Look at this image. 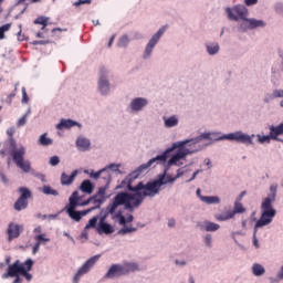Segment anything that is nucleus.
Returning <instances> with one entry per match:
<instances>
[{
    "label": "nucleus",
    "mask_w": 283,
    "mask_h": 283,
    "mask_svg": "<svg viewBox=\"0 0 283 283\" xmlns=\"http://www.w3.org/2000/svg\"><path fill=\"white\" fill-rule=\"evenodd\" d=\"M25 269V261L22 263L20 260H15L11 265L7 268L6 273L2 274V280H8L9 277H14L13 282H23L21 274Z\"/></svg>",
    "instance_id": "nucleus-10"
},
{
    "label": "nucleus",
    "mask_w": 283,
    "mask_h": 283,
    "mask_svg": "<svg viewBox=\"0 0 283 283\" xmlns=\"http://www.w3.org/2000/svg\"><path fill=\"white\" fill-rule=\"evenodd\" d=\"M201 134H210V138L208 140H214V143H220V140H230L232 143H240L241 145H254L253 137L255 135H249L248 133H244L242 130H237L229 134H222V132H206Z\"/></svg>",
    "instance_id": "nucleus-5"
},
{
    "label": "nucleus",
    "mask_w": 283,
    "mask_h": 283,
    "mask_svg": "<svg viewBox=\"0 0 283 283\" xmlns=\"http://www.w3.org/2000/svg\"><path fill=\"white\" fill-rule=\"evenodd\" d=\"M132 40H129V36L127 34L122 35L117 41V48H127L129 45Z\"/></svg>",
    "instance_id": "nucleus-38"
},
{
    "label": "nucleus",
    "mask_w": 283,
    "mask_h": 283,
    "mask_svg": "<svg viewBox=\"0 0 283 283\" xmlns=\"http://www.w3.org/2000/svg\"><path fill=\"white\" fill-rule=\"evenodd\" d=\"M85 3L90 4V3H92V0H78V1L74 2L73 6L78 8V6H85Z\"/></svg>",
    "instance_id": "nucleus-60"
},
{
    "label": "nucleus",
    "mask_w": 283,
    "mask_h": 283,
    "mask_svg": "<svg viewBox=\"0 0 283 283\" xmlns=\"http://www.w3.org/2000/svg\"><path fill=\"white\" fill-rule=\"evenodd\" d=\"M184 148H185V147H177L178 150L176 151L175 156H176L179 160H182V159L187 158Z\"/></svg>",
    "instance_id": "nucleus-47"
},
{
    "label": "nucleus",
    "mask_w": 283,
    "mask_h": 283,
    "mask_svg": "<svg viewBox=\"0 0 283 283\" xmlns=\"http://www.w3.org/2000/svg\"><path fill=\"white\" fill-rule=\"evenodd\" d=\"M75 147L77 151L81 153L90 151V149H92V140L83 135H80L75 140Z\"/></svg>",
    "instance_id": "nucleus-17"
},
{
    "label": "nucleus",
    "mask_w": 283,
    "mask_h": 283,
    "mask_svg": "<svg viewBox=\"0 0 283 283\" xmlns=\"http://www.w3.org/2000/svg\"><path fill=\"white\" fill-rule=\"evenodd\" d=\"M39 249H41V243L39 241H36L32 248V254L36 255V253H39Z\"/></svg>",
    "instance_id": "nucleus-62"
},
{
    "label": "nucleus",
    "mask_w": 283,
    "mask_h": 283,
    "mask_svg": "<svg viewBox=\"0 0 283 283\" xmlns=\"http://www.w3.org/2000/svg\"><path fill=\"white\" fill-rule=\"evenodd\" d=\"M98 217H93L88 220L87 224L85 226V229H96V224L98 223Z\"/></svg>",
    "instance_id": "nucleus-45"
},
{
    "label": "nucleus",
    "mask_w": 283,
    "mask_h": 283,
    "mask_svg": "<svg viewBox=\"0 0 283 283\" xmlns=\"http://www.w3.org/2000/svg\"><path fill=\"white\" fill-rule=\"evenodd\" d=\"M253 138L256 137V142L259 143V145H264V144H268L270 145L271 144V140H273V137L271 136V134L269 133V135H260V134H253Z\"/></svg>",
    "instance_id": "nucleus-31"
},
{
    "label": "nucleus",
    "mask_w": 283,
    "mask_h": 283,
    "mask_svg": "<svg viewBox=\"0 0 283 283\" xmlns=\"http://www.w3.org/2000/svg\"><path fill=\"white\" fill-rule=\"evenodd\" d=\"M112 78H114V73L109 69L102 66L97 77V92L101 96H109Z\"/></svg>",
    "instance_id": "nucleus-7"
},
{
    "label": "nucleus",
    "mask_w": 283,
    "mask_h": 283,
    "mask_svg": "<svg viewBox=\"0 0 283 283\" xmlns=\"http://www.w3.org/2000/svg\"><path fill=\"white\" fill-rule=\"evenodd\" d=\"M0 180L3 185H9L10 184V179H8V177L6 176L3 170H1V169H0Z\"/></svg>",
    "instance_id": "nucleus-56"
},
{
    "label": "nucleus",
    "mask_w": 283,
    "mask_h": 283,
    "mask_svg": "<svg viewBox=\"0 0 283 283\" xmlns=\"http://www.w3.org/2000/svg\"><path fill=\"white\" fill-rule=\"evenodd\" d=\"M106 200H107V197H97V199H95V205H99V209H101V206L104 205Z\"/></svg>",
    "instance_id": "nucleus-61"
},
{
    "label": "nucleus",
    "mask_w": 283,
    "mask_h": 283,
    "mask_svg": "<svg viewBox=\"0 0 283 283\" xmlns=\"http://www.w3.org/2000/svg\"><path fill=\"white\" fill-rule=\"evenodd\" d=\"M187 264H189V262H187V260H175V265L179 266L180 269H185V266H187Z\"/></svg>",
    "instance_id": "nucleus-55"
},
{
    "label": "nucleus",
    "mask_w": 283,
    "mask_h": 283,
    "mask_svg": "<svg viewBox=\"0 0 283 283\" xmlns=\"http://www.w3.org/2000/svg\"><path fill=\"white\" fill-rule=\"evenodd\" d=\"M169 165H171L174 167V165H177L178 167H180V165L182 164H178L180 163V159L178 157H176L175 155H172L169 160H168Z\"/></svg>",
    "instance_id": "nucleus-52"
},
{
    "label": "nucleus",
    "mask_w": 283,
    "mask_h": 283,
    "mask_svg": "<svg viewBox=\"0 0 283 283\" xmlns=\"http://www.w3.org/2000/svg\"><path fill=\"white\" fill-rule=\"evenodd\" d=\"M235 218V212L233 210L229 209L226 212L216 214V220L219 222H227V220H233Z\"/></svg>",
    "instance_id": "nucleus-27"
},
{
    "label": "nucleus",
    "mask_w": 283,
    "mask_h": 283,
    "mask_svg": "<svg viewBox=\"0 0 283 283\" xmlns=\"http://www.w3.org/2000/svg\"><path fill=\"white\" fill-rule=\"evenodd\" d=\"M60 163L61 158H59V156H53L49 160V165H51V167H56Z\"/></svg>",
    "instance_id": "nucleus-50"
},
{
    "label": "nucleus",
    "mask_w": 283,
    "mask_h": 283,
    "mask_svg": "<svg viewBox=\"0 0 283 283\" xmlns=\"http://www.w3.org/2000/svg\"><path fill=\"white\" fill-rule=\"evenodd\" d=\"M107 189H109V185L108 184H105L104 187H99L97 192H96V196H99V197H105V192L107 191Z\"/></svg>",
    "instance_id": "nucleus-49"
},
{
    "label": "nucleus",
    "mask_w": 283,
    "mask_h": 283,
    "mask_svg": "<svg viewBox=\"0 0 283 283\" xmlns=\"http://www.w3.org/2000/svg\"><path fill=\"white\" fill-rule=\"evenodd\" d=\"M198 227L201 231H207L208 233H213L220 229V224L208 220L199 222Z\"/></svg>",
    "instance_id": "nucleus-20"
},
{
    "label": "nucleus",
    "mask_w": 283,
    "mask_h": 283,
    "mask_svg": "<svg viewBox=\"0 0 283 283\" xmlns=\"http://www.w3.org/2000/svg\"><path fill=\"white\" fill-rule=\"evenodd\" d=\"M234 212V216H238V213H247V208L242 205L240 201H234V207L232 209Z\"/></svg>",
    "instance_id": "nucleus-41"
},
{
    "label": "nucleus",
    "mask_w": 283,
    "mask_h": 283,
    "mask_svg": "<svg viewBox=\"0 0 283 283\" xmlns=\"http://www.w3.org/2000/svg\"><path fill=\"white\" fill-rule=\"evenodd\" d=\"M273 10L276 14H279L280 17H283V2L282 1L275 2L273 6Z\"/></svg>",
    "instance_id": "nucleus-44"
},
{
    "label": "nucleus",
    "mask_w": 283,
    "mask_h": 283,
    "mask_svg": "<svg viewBox=\"0 0 283 283\" xmlns=\"http://www.w3.org/2000/svg\"><path fill=\"white\" fill-rule=\"evenodd\" d=\"M28 101H30L28 92H25V87H22V103H28Z\"/></svg>",
    "instance_id": "nucleus-63"
},
{
    "label": "nucleus",
    "mask_w": 283,
    "mask_h": 283,
    "mask_svg": "<svg viewBox=\"0 0 283 283\" xmlns=\"http://www.w3.org/2000/svg\"><path fill=\"white\" fill-rule=\"evenodd\" d=\"M136 231H138V228L124 226L117 231V235H127V233H136Z\"/></svg>",
    "instance_id": "nucleus-39"
},
{
    "label": "nucleus",
    "mask_w": 283,
    "mask_h": 283,
    "mask_svg": "<svg viewBox=\"0 0 283 283\" xmlns=\"http://www.w3.org/2000/svg\"><path fill=\"white\" fill-rule=\"evenodd\" d=\"M48 21H50V18L44 17V15H40V17H38V18L33 21V23H34L35 25H44V27H48Z\"/></svg>",
    "instance_id": "nucleus-42"
},
{
    "label": "nucleus",
    "mask_w": 283,
    "mask_h": 283,
    "mask_svg": "<svg viewBox=\"0 0 283 283\" xmlns=\"http://www.w3.org/2000/svg\"><path fill=\"white\" fill-rule=\"evenodd\" d=\"M273 94H266L263 98V103H271L273 101Z\"/></svg>",
    "instance_id": "nucleus-64"
},
{
    "label": "nucleus",
    "mask_w": 283,
    "mask_h": 283,
    "mask_svg": "<svg viewBox=\"0 0 283 283\" xmlns=\"http://www.w3.org/2000/svg\"><path fill=\"white\" fill-rule=\"evenodd\" d=\"M277 182L270 185L269 192L265 199L261 203V216L254 224L252 244L255 249H260V241L258 240V229H263V227H269L273 222V218L277 216V210L273 208V202L277 198Z\"/></svg>",
    "instance_id": "nucleus-2"
},
{
    "label": "nucleus",
    "mask_w": 283,
    "mask_h": 283,
    "mask_svg": "<svg viewBox=\"0 0 283 283\" xmlns=\"http://www.w3.org/2000/svg\"><path fill=\"white\" fill-rule=\"evenodd\" d=\"M102 180H104L106 182V185H112V172L106 170L103 172V175H101Z\"/></svg>",
    "instance_id": "nucleus-46"
},
{
    "label": "nucleus",
    "mask_w": 283,
    "mask_h": 283,
    "mask_svg": "<svg viewBox=\"0 0 283 283\" xmlns=\"http://www.w3.org/2000/svg\"><path fill=\"white\" fill-rule=\"evenodd\" d=\"M104 171H114L115 174H123V171H120V164H109L107 166H105Z\"/></svg>",
    "instance_id": "nucleus-40"
},
{
    "label": "nucleus",
    "mask_w": 283,
    "mask_h": 283,
    "mask_svg": "<svg viewBox=\"0 0 283 283\" xmlns=\"http://www.w3.org/2000/svg\"><path fill=\"white\" fill-rule=\"evenodd\" d=\"M34 240L41 244H43V242H50V238H45V234H38L35 235Z\"/></svg>",
    "instance_id": "nucleus-51"
},
{
    "label": "nucleus",
    "mask_w": 283,
    "mask_h": 283,
    "mask_svg": "<svg viewBox=\"0 0 283 283\" xmlns=\"http://www.w3.org/2000/svg\"><path fill=\"white\" fill-rule=\"evenodd\" d=\"M32 176H34L35 178H39V180H41L42 182H45V175L41 172H36L35 170H32Z\"/></svg>",
    "instance_id": "nucleus-57"
},
{
    "label": "nucleus",
    "mask_w": 283,
    "mask_h": 283,
    "mask_svg": "<svg viewBox=\"0 0 283 283\" xmlns=\"http://www.w3.org/2000/svg\"><path fill=\"white\" fill-rule=\"evenodd\" d=\"M20 199L22 200H30L32 198V190H30L28 187H20L19 188Z\"/></svg>",
    "instance_id": "nucleus-34"
},
{
    "label": "nucleus",
    "mask_w": 283,
    "mask_h": 283,
    "mask_svg": "<svg viewBox=\"0 0 283 283\" xmlns=\"http://www.w3.org/2000/svg\"><path fill=\"white\" fill-rule=\"evenodd\" d=\"M140 176V171L138 168L130 172L124 180H122L120 185L115 187V191L118 189L127 188V191H120L117 193H123L126 196L127 205L130 206V213H134L135 209H138L145 200V198H154L151 190L149 189V181L146 184L139 181L136 186H132L134 180H136Z\"/></svg>",
    "instance_id": "nucleus-1"
},
{
    "label": "nucleus",
    "mask_w": 283,
    "mask_h": 283,
    "mask_svg": "<svg viewBox=\"0 0 283 283\" xmlns=\"http://www.w3.org/2000/svg\"><path fill=\"white\" fill-rule=\"evenodd\" d=\"M201 202H205L206 205H220V197L218 196H206L200 197Z\"/></svg>",
    "instance_id": "nucleus-33"
},
{
    "label": "nucleus",
    "mask_w": 283,
    "mask_h": 283,
    "mask_svg": "<svg viewBox=\"0 0 283 283\" xmlns=\"http://www.w3.org/2000/svg\"><path fill=\"white\" fill-rule=\"evenodd\" d=\"M32 266H34V260L32 259H27L25 260V266L22 270V274H20V277H24L27 282H32V274L30 271H32Z\"/></svg>",
    "instance_id": "nucleus-21"
},
{
    "label": "nucleus",
    "mask_w": 283,
    "mask_h": 283,
    "mask_svg": "<svg viewBox=\"0 0 283 283\" xmlns=\"http://www.w3.org/2000/svg\"><path fill=\"white\" fill-rule=\"evenodd\" d=\"M206 52L209 56H216L220 52V44L218 42L206 43Z\"/></svg>",
    "instance_id": "nucleus-26"
},
{
    "label": "nucleus",
    "mask_w": 283,
    "mask_h": 283,
    "mask_svg": "<svg viewBox=\"0 0 283 283\" xmlns=\"http://www.w3.org/2000/svg\"><path fill=\"white\" fill-rule=\"evenodd\" d=\"M171 167L172 166L169 161L165 163L164 172L159 174L157 178L148 181V189H150L153 198H156V196L160 195V191H163V187H165V176H167Z\"/></svg>",
    "instance_id": "nucleus-8"
},
{
    "label": "nucleus",
    "mask_w": 283,
    "mask_h": 283,
    "mask_svg": "<svg viewBox=\"0 0 283 283\" xmlns=\"http://www.w3.org/2000/svg\"><path fill=\"white\" fill-rule=\"evenodd\" d=\"M21 231H23V226H19L17 223H9L7 233H8V240L12 241L14 238H19L21 235Z\"/></svg>",
    "instance_id": "nucleus-19"
},
{
    "label": "nucleus",
    "mask_w": 283,
    "mask_h": 283,
    "mask_svg": "<svg viewBox=\"0 0 283 283\" xmlns=\"http://www.w3.org/2000/svg\"><path fill=\"white\" fill-rule=\"evenodd\" d=\"M53 140L52 138L48 137V133H44L39 138V145H42V147H50L52 145Z\"/></svg>",
    "instance_id": "nucleus-37"
},
{
    "label": "nucleus",
    "mask_w": 283,
    "mask_h": 283,
    "mask_svg": "<svg viewBox=\"0 0 283 283\" xmlns=\"http://www.w3.org/2000/svg\"><path fill=\"white\" fill-rule=\"evenodd\" d=\"M124 275H129L130 273H136L140 271V265L136 262H125L122 264Z\"/></svg>",
    "instance_id": "nucleus-23"
},
{
    "label": "nucleus",
    "mask_w": 283,
    "mask_h": 283,
    "mask_svg": "<svg viewBox=\"0 0 283 283\" xmlns=\"http://www.w3.org/2000/svg\"><path fill=\"white\" fill-rule=\"evenodd\" d=\"M210 145H211V143H207L205 145H198V147L193 148V149L184 147V154H186V157L191 156L192 154H198V151H205V149H207V147H209Z\"/></svg>",
    "instance_id": "nucleus-30"
},
{
    "label": "nucleus",
    "mask_w": 283,
    "mask_h": 283,
    "mask_svg": "<svg viewBox=\"0 0 283 283\" xmlns=\"http://www.w3.org/2000/svg\"><path fill=\"white\" fill-rule=\"evenodd\" d=\"M29 202L25 199H21L20 197L18 200L14 202L13 209L15 211H23L28 207Z\"/></svg>",
    "instance_id": "nucleus-36"
},
{
    "label": "nucleus",
    "mask_w": 283,
    "mask_h": 283,
    "mask_svg": "<svg viewBox=\"0 0 283 283\" xmlns=\"http://www.w3.org/2000/svg\"><path fill=\"white\" fill-rule=\"evenodd\" d=\"M171 151H174V148L170 146L164 153L149 159L146 164H142L137 168V171H139V174H145V171H147L149 169V167H156V165H165V163H167V160L169 158V154H171Z\"/></svg>",
    "instance_id": "nucleus-9"
},
{
    "label": "nucleus",
    "mask_w": 283,
    "mask_h": 283,
    "mask_svg": "<svg viewBox=\"0 0 283 283\" xmlns=\"http://www.w3.org/2000/svg\"><path fill=\"white\" fill-rule=\"evenodd\" d=\"M252 273L253 275H255V277H262V275L266 273V269H264L263 265L260 263H254L252 265Z\"/></svg>",
    "instance_id": "nucleus-32"
},
{
    "label": "nucleus",
    "mask_w": 283,
    "mask_h": 283,
    "mask_svg": "<svg viewBox=\"0 0 283 283\" xmlns=\"http://www.w3.org/2000/svg\"><path fill=\"white\" fill-rule=\"evenodd\" d=\"M78 176V170H73L72 174L69 176L65 172L61 174V186L62 187H70Z\"/></svg>",
    "instance_id": "nucleus-22"
},
{
    "label": "nucleus",
    "mask_w": 283,
    "mask_h": 283,
    "mask_svg": "<svg viewBox=\"0 0 283 283\" xmlns=\"http://www.w3.org/2000/svg\"><path fill=\"white\" fill-rule=\"evenodd\" d=\"M96 231L98 235H112L116 229L111 223H107V221H98Z\"/></svg>",
    "instance_id": "nucleus-18"
},
{
    "label": "nucleus",
    "mask_w": 283,
    "mask_h": 283,
    "mask_svg": "<svg viewBox=\"0 0 283 283\" xmlns=\"http://www.w3.org/2000/svg\"><path fill=\"white\" fill-rule=\"evenodd\" d=\"M78 207H64L63 211H66L69 218L71 220H74L75 222H81L83 220L84 216H87L90 213V210H76Z\"/></svg>",
    "instance_id": "nucleus-16"
},
{
    "label": "nucleus",
    "mask_w": 283,
    "mask_h": 283,
    "mask_svg": "<svg viewBox=\"0 0 283 283\" xmlns=\"http://www.w3.org/2000/svg\"><path fill=\"white\" fill-rule=\"evenodd\" d=\"M9 155L11 156L13 163L19 169L24 171V174H32V165L30 160H25V147L23 145H17L14 138H9Z\"/></svg>",
    "instance_id": "nucleus-4"
},
{
    "label": "nucleus",
    "mask_w": 283,
    "mask_h": 283,
    "mask_svg": "<svg viewBox=\"0 0 283 283\" xmlns=\"http://www.w3.org/2000/svg\"><path fill=\"white\" fill-rule=\"evenodd\" d=\"M174 182H176V177H171L169 175L164 177V185H174Z\"/></svg>",
    "instance_id": "nucleus-53"
},
{
    "label": "nucleus",
    "mask_w": 283,
    "mask_h": 283,
    "mask_svg": "<svg viewBox=\"0 0 283 283\" xmlns=\"http://www.w3.org/2000/svg\"><path fill=\"white\" fill-rule=\"evenodd\" d=\"M28 123V115H23L19 120H18V127H24V125Z\"/></svg>",
    "instance_id": "nucleus-58"
},
{
    "label": "nucleus",
    "mask_w": 283,
    "mask_h": 283,
    "mask_svg": "<svg viewBox=\"0 0 283 283\" xmlns=\"http://www.w3.org/2000/svg\"><path fill=\"white\" fill-rule=\"evenodd\" d=\"M148 105L149 99L146 97H134L130 99L127 109L130 114H140V112H145Z\"/></svg>",
    "instance_id": "nucleus-14"
},
{
    "label": "nucleus",
    "mask_w": 283,
    "mask_h": 283,
    "mask_svg": "<svg viewBox=\"0 0 283 283\" xmlns=\"http://www.w3.org/2000/svg\"><path fill=\"white\" fill-rule=\"evenodd\" d=\"M72 127H76V120L73 119H61L59 124H56V129H72Z\"/></svg>",
    "instance_id": "nucleus-28"
},
{
    "label": "nucleus",
    "mask_w": 283,
    "mask_h": 283,
    "mask_svg": "<svg viewBox=\"0 0 283 283\" xmlns=\"http://www.w3.org/2000/svg\"><path fill=\"white\" fill-rule=\"evenodd\" d=\"M98 260H101V254H96L94 256H91L88 260H86L85 263L75 273L73 277V283L81 282V277H83V275H86V273H90V271L94 269Z\"/></svg>",
    "instance_id": "nucleus-13"
},
{
    "label": "nucleus",
    "mask_w": 283,
    "mask_h": 283,
    "mask_svg": "<svg viewBox=\"0 0 283 283\" xmlns=\"http://www.w3.org/2000/svg\"><path fill=\"white\" fill-rule=\"evenodd\" d=\"M203 140H213V138L211 137V134H200L197 137L174 143L171 145L172 151L178 149V147H193V149H196Z\"/></svg>",
    "instance_id": "nucleus-12"
},
{
    "label": "nucleus",
    "mask_w": 283,
    "mask_h": 283,
    "mask_svg": "<svg viewBox=\"0 0 283 283\" xmlns=\"http://www.w3.org/2000/svg\"><path fill=\"white\" fill-rule=\"evenodd\" d=\"M203 243H205V247H207L208 249H211L213 247V237L207 233L206 235H203Z\"/></svg>",
    "instance_id": "nucleus-43"
},
{
    "label": "nucleus",
    "mask_w": 283,
    "mask_h": 283,
    "mask_svg": "<svg viewBox=\"0 0 283 283\" xmlns=\"http://www.w3.org/2000/svg\"><path fill=\"white\" fill-rule=\"evenodd\" d=\"M165 32H166V29L165 27H163L149 39L143 52L144 61H149V59H151V55L154 54V50H156V45H158Z\"/></svg>",
    "instance_id": "nucleus-11"
},
{
    "label": "nucleus",
    "mask_w": 283,
    "mask_h": 283,
    "mask_svg": "<svg viewBox=\"0 0 283 283\" xmlns=\"http://www.w3.org/2000/svg\"><path fill=\"white\" fill-rule=\"evenodd\" d=\"M80 202H81V197L78 196V190H75L69 198V205H66L65 207H71V208L78 207Z\"/></svg>",
    "instance_id": "nucleus-29"
},
{
    "label": "nucleus",
    "mask_w": 283,
    "mask_h": 283,
    "mask_svg": "<svg viewBox=\"0 0 283 283\" xmlns=\"http://www.w3.org/2000/svg\"><path fill=\"white\" fill-rule=\"evenodd\" d=\"M259 0H244V6L247 8H251L253 6H258Z\"/></svg>",
    "instance_id": "nucleus-59"
},
{
    "label": "nucleus",
    "mask_w": 283,
    "mask_h": 283,
    "mask_svg": "<svg viewBox=\"0 0 283 283\" xmlns=\"http://www.w3.org/2000/svg\"><path fill=\"white\" fill-rule=\"evenodd\" d=\"M272 96L274 98H283V90L282 88L273 90Z\"/></svg>",
    "instance_id": "nucleus-54"
},
{
    "label": "nucleus",
    "mask_w": 283,
    "mask_h": 283,
    "mask_svg": "<svg viewBox=\"0 0 283 283\" xmlns=\"http://www.w3.org/2000/svg\"><path fill=\"white\" fill-rule=\"evenodd\" d=\"M118 207H124L125 211L132 213L130 206L127 205V196L123 193H116L115 197L108 202L106 208H102L99 211L98 222H106L108 216H114Z\"/></svg>",
    "instance_id": "nucleus-6"
},
{
    "label": "nucleus",
    "mask_w": 283,
    "mask_h": 283,
    "mask_svg": "<svg viewBox=\"0 0 283 283\" xmlns=\"http://www.w3.org/2000/svg\"><path fill=\"white\" fill-rule=\"evenodd\" d=\"M163 120H164V126L167 129H171V127H178V123H180L178 115H171L170 117L164 116Z\"/></svg>",
    "instance_id": "nucleus-25"
},
{
    "label": "nucleus",
    "mask_w": 283,
    "mask_h": 283,
    "mask_svg": "<svg viewBox=\"0 0 283 283\" xmlns=\"http://www.w3.org/2000/svg\"><path fill=\"white\" fill-rule=\"evenodd\" d=\"M39 191L43 192L44 196H59V190L52 188L51 186L44 185Z\"/></svg>",
    "instance_id": "nucleus-35"
},
{
    "label": "nucleus",
    "mask_w": 283,
    "mask_h": 283,
    "mask_svg": "<svg viewBox=\"0 0 283 283\" xmlns=\"http://www.w3.org/2000/svg\"><path fill=\"white\" fill-rule=\"evenodd\" d=\"M123 275H125L123 264L115 263L109 266L108 271L104 275V280H116V277H123Z\"/></svg>",
    "instance_id": "nucleus-15"
},
{
    "label": "nucleus",
    "mask_w": 283,
    "mask_h": 283,
    "mask_svg": "<svg viewBox=\"0 0 283 283\" xmlns=\"http://www.w3.org/2000/svg\"><path fill=\"white\" fill-rule=\"evenodd\" d=\"M227 19L235 21L237 30L241 34H247L250 30H258V28H266V21L249 18V9L244 4H235L233 8H226Z\"/></svg>",
    "instance_id": "nucleus-3"
},
{
    "label": "nucleus",
    "mask_w": 283,
    "mask_h": 283,
    "mask_svg": "<svg viewBox=\"0 0 283 283\" xmlns=\"http://www.w3.org/2000/svg\"><path fill=\"white\" fill-rule=\"evenodd\" d=\"M80 191L82 193H87L88 196H92L94 193V184L90 179H85L81 182L78 187Z\"/></svg>",
    "instance_id": "nucleus-24"
},
{
    "label": "nucleus",
    "mask_w": 283,
    "mask_h": 283,
    "mask_svg": "<svg viewBox=\"0 0 283 283\" xmlns=\"http://www.w3.org/2000/svg\"><path fill=\"white\" fill-rule=\"evenodd\" d=\"M105 170L102 168V169H99L98 171H94V170H92L91 172H90V178H93L94 180H98V178H101V176H103V172H104Z\"/></svg>",
    "instance_id": "nucleus-48"
}]
</instances>
